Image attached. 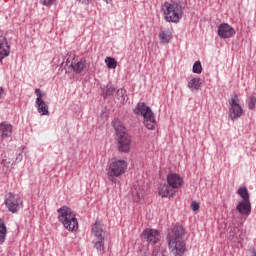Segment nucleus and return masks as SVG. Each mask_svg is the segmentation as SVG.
Here are the masks:
<instances>
[{"label": "nucleus", "instance_id": "f704fd0d", "mask_svg": "<svg viewBox=\"0 0 256 256\" xmlns=\"http://www.w3.org/2000/svg\"><path fill=\"white\" fill-rule=\"evenodd\" d=\"M3 97V87H0V99Z\"/></svg>", "mask_w": 256, "mask_h": 256}, {"label": "nucleus", "instance_id": "aec40b11", "mask_svg": "<svg viewBox=\"0 0 256 256\" xmlns=\"http://www.w3.org/2000/svg\"><path fill=\"white\" fill-rule=\"evenodd\" d=\"M70 66L72 67L74 73H83V69L87 67V62H85V60H80L75 64H71Z\"/></svg>", "mask_w": 256, "mask_h": 256}, {"label": "nucleus", "instance_id": "423d86ee", "mask_svg": "<svg viewBox=\"0 0 256 256\" xmlns=\"http://www.w3.org/2000/svg\"><path fill=\"white\" fill-rule=\"evenodd\" d=\"M127 162L125 160L112 159L107 169V177L111 183H117V177L125 175Z\"/></svg>", "mask_w": 256, "mask_h": 256}, {"label": "nucleus", "instance_id": "b1692460", "mask_svg": "<svg viewBox=\"0 0 256 256\" xmlns=\"http://www.w3.org/2000/svg\"><path fill=\"white\" fill-rule=\"evenodd\" d=\"M94 248L99 253H103V251H105V238H98V241H96L94 244Z\"/></svg>", "mask_w": 256, "mask_h": 256}, {"label": "nucleus", "instance_id": "5701e85b", "mask_svg": "<svg viewBox=\"0 0 256 256\" xmlns=\"http://www.w3.org/2000/svg\"><path fill=\"white\" fill-rule=\"evenodd\" d=\"M116 95H117L118 101H120L122 103V105L126 103L127 91L125 89H123V88L118 89L116 92Z\"/></svg>", "mask_w": 256, "mask_h": 256}, {"label": "nucleus", "instance_id": "f03ea898", "mask_svg": "<svg viewBox=\"0 0 256 256\" xmlns=\"http://www.w3.org/2000/svg\"><path fill=\"white\" fill-rule=\"evenodd\" d=\"M112 125L116 132V141L118 151L120 153H129L131 150V136L127 133V129L121 123V120L114 119Z\"/></svg>", "mask_w": 256, "mask_h": 256}, {"label": "nucleus", "instance_id": "9b49d317", "mask_svg": "<svg viewBox=\"0 0 256 256\" xmlns=\"http://www.w3.org/2000/svg\"><path fill=\"white\" fill-rule=\"evenodd\" d=\"M218 35L221 39H231L235 35V28L227 23H222L218 26Z\"/></svg>", "mask_w": 256, "mask_h": 256}, {"label": "nucleus", "instance_id": "c85d7f7f", "mask_svg": "<svg viewBox=\"0 0 256 256\" xmlns=\"http://www.w3.org/2000/svg\"><path fill=\"white\" fill-rule=\"evenodd\" d=\"M247 105H248V109H250V111H254V109L256 107V97L250 96L247 100Z\"/></svg>", "mask_w": 256, "mask_h": 256}, {"label": "nucleus", "instance_id": "a211bd4d", "mask_svg": "<svg viewBox=\"0 0 256 256\" xmlns=\"http://www.w3.org/2000/svg\"><path fill=\"white\" fill-rule=\"evenodd\" d=\"M92 233L97 239H105L103 237V224H101L99 220H96L95 224L92 226Z\"/></svg>", "mask_w": 256, "mask_h": 256}, {"label": "nucleus", "instance_id": "7ed1b4c3", "mask_svg": "<svg viewBox=\"0 0 256 256\" xmlns=\"http://www.w3.org/2000/svg\"><path fill=\"white\" fill-rule=\"evenodd\" d=\"M185 4L183 2H165L162 5L164 19L167 23H179L183 19Z\"/></svg>", "mask_w": 256, "mask_h": 256}, {"label": "nucleus", "instance_id": "2eb2a0df", "mask_svg": "<svg viewBox=\"0 0 256 256\" xmlns=\"http://www.w3.org/2000/svg\"><path fill=\"white\" fill-rule=\"evenodd\" d=\"M240 215H251V201H240L236 206Z\"/></svg>", "mask_w": 256, "mask_h": 256}, {"label": "nucleus", "instance_id": "20e7f679", "mask_svg": "<svg viewBox=\"0 0 256 256\" xmlns=\"http://www.w3.org/2000/svg\"><path fill=\"white\" fill-rule=\"evenodd\" d=\"M58 221L62 223L67 231H77L79 229V222L77 221V214L68 206H62L57 210Z\"/></svg>", "mask_w": 256, "mask_h": 256}, {"label": "nucleus", "instance_id": "1a4fd4ad", "mask_svg": "<svg viewBox=\"0 0 256 256\" xmlns=\"http://www.w3.org/2000/svg\"><path fill=\"white\" fill-rule=\"evenodd\" d=\"M35 95L37 97L36 107L38 113H40V115H49V105H47V102L43 100V97H45V92H42L41 89L36 88Z\"/></svg>", "mask_w": 256, "mask_h": 256}, {"label": "nucleus", "instance_id": "bb28decb", "mask_svg": "<svg viewBox=\"0 0 256 256\" xmlns=\"http://www.w3.org/2000/svg\"><path fill=\"white\" fill-rule=\"evenodd\" d=\"M167 250L162 246L155 247L152 252V256H165Z\"/></svg>", "mask_w": 256, "mask_h": 256}, {"label": "nucleus", "instance_id": "dca6fc26", "mask_svg": "<svg viewBox=\"0 0 256 256\" xmlns=\"http://www.w3.org/2000/svg\"><path fill=\"white\" fill-rule=\"evenodd\" d=\"M158 195H160L162 198L173 197V195H175V191L173 188H171V186H169V184H162L160 185Z\"/></svg>", "mask_w": 256, "mask_h": 256}, {"label": "nucleus", "instance_id": "39448f33", "mask_svg": "<svg viewBox=\"0 0 256 256\" xmlns=\"http://www.w3.org/2000/svg\"><path fill=\"white\" fill-rule=\"evenodd\" d=\"M134 114L143 117L146 129H149V131L155 130V126L157 125L155 114L153 113V110H151V107L145 105V102H139L136 105Z\"/></svg>", "mask_w": 256, "mask_h": 256}, {"label": "nucleus", "instance_id": "4468645a", "mask_svg": "<svg viewBox=\"0 0 256 256\" xmlns=\"http://www.w3.org/2000/svg\"><path fill=\"white\" fill-rule=\"evenodd\" d=\"M0 135L1 139H8L13 135V126L7 122H2L0 124Z\"/></svg>", "mask_w": 256, "mask_h": 256}, {"label": "nucleus", "instance_id": "9d476101", "mask_svg": "<svg viewBox=\"0 0 256 256\" xmlns=\"http://www.w3.org/2000/svg\"><path fill=\"white\" fill-rule=\"evenodd\" d=\"M142 239H145L150 245H157L161 241V233L157 229L146 228L142 232Z\"/></svg>", "mask_w": 256, "mask_h": 256}, {"label": "nucleus", "instance_id": "72a5a7b5", "mask_svg": "<svg viewBox=\"0 0 256 256\" xmlns=\"http://www.w3.org/2000/svg\"><path fill=\"white\" fill-rule=\"evenodd\" d=\"M23 161V154L19 153L16 156V163H21Z\"/></svg>", "mask_w": 256, "mask_h": 256}, {"label": "nucleus", "instance_id": "7c9ffc66", "mask_svg": "<svg viewBox=\"0 0 256 256\" xmlns=\"http://www.w3.org/2000/svg\"><path fill=\"white\" fill-rule=\"evenodd\" d=\"M191 209H192V211H199V203L193 201V202L191 203Z\"/></svg>", "mask_w": 256, "mask_h": 256}, {"label": "nucleus", "instance_id": "ddd939ff", "mask_svg": "<svg viewBox=\"0 0 256 256\" xmlns=\"http://www.w3.org/2000/svg\"><path fill=\"white\" fill-rule=\"evenodd\" d=\"M9 53H11V46H9L7 38L0 36V61H3L5 57H9Z\"/></svg>", "mask_w": 256, "mask_h": 256}, {"label": "nucleus", "instance_id": "c756f323", "mask_svg": "<svg viewBox=\"0 0 256 256\" xmlns=\"http://www.w3.org/2000/svg\"><path fill=\"white\" fill-rule=\"evenodd\" d=\"M133 197L134 201H136V203H139V201H141V198L143 197V194H141V192L139 191H135L133 192Z\"/></svg>", "mask_w": 256, "mask_h": 256}, {"label": "nucleus", "instance_id": "4be33fe9", "mask_svg": "<svg viewBox=\"0 0 256 256\" xmlns=\"http://www.w3.org/2000/svg\"><path fill=\"white\" fill-rule=\"evenodd\" d=\"M111 95H115V88L107 84L102 90V97L107 99V97H111Z\"/></svg>", "mask_w": 256, "mask_h": 256}, {"label": "nucleus", "instance_id": "473e14b6", "mask_svg": "<svg viewBox=\"0 0 256 256\" xmlns=\"http://www.w3.org/2000/svg\"><path fill=\"white\" fill-rule=\"evenodd\" d=\"M77 3H81L82 5H89L91 0H76Z\"/></svg>", "mask_w": 256, "mask_h": 256}, {"label": "nucleus", "instance_id": "f257e3e1", "mask_svg": "<svg viewBox=\"0 0 256 256\" xmlns=\"http://www.w3.org/2000/svg\"><path fill=\"white\" fill-rule=\"evenodd\" d=\"M183 237H185V228L182 225L173 226L168 233V246L174 256L185 255L186 243Z\"/></svg>", "mask_w": 256, "mask_h": 256}, {"label": "nucleus", "instance_id": "2f4dec72", "mask_svg": "<svg viewBox=\"0 0 256 256\" xmlns=\"http://www.w3.org/2000/svg\"><path fill=\"white\" fill-rule=\"evenodd\" d=\"M43 5H45V7H51V5H53V0H44Z\"/></svg>", "mask_w": 256, "mask_h": 256}, {"label": "nucleus", "instance_id": "6e6552de", "mask_svg": "<svg viewBox=\"0 0 256 256\" xmlns=\"http://www.w3.org/2000/svg\"><path fill=\"white\" fill-rule=\"evenodd\" d=\"M241 101L237 94H232L229 100V119L235 121L243 116V107H241Z\"/></svg>", "mask_w": 256, "mask_h": 256}, {"label": "nucleus", "instance_id": "393cba45", "mask_svg": "<svg viewBox=\"0 0 256 256\" xmlns=\"http://www.w3.org/2000/svg\"><path fill=\"white\" fill-rule=\"evenodd\" d=\"M238 195L243 199L242 201H250L249 200V190H247V187H241L238 189Z\"/></svg>", "mask_w": 256, "mask_h": 256}, {"label": "nucleus", "instance_id": "f3484780", "mask_svg": "<svg viewBox=\"0 0 256 256\" xmlns=\"http://www.w3.org/2000/svg\"><path fill=\"white\" fill-rule=\"evenodd\" d=\"M202 86H203V82H201V78H199V77L192 78L188 82V89L190 91H199Z\"/></svg>", "mask_w": 256, "mask_h": 256}, {"label": "nucleus", "instance_id": "a878e982", "mask_svg": "<svg viewBox=\"0 0 256 256\" xmlns=\"http://www.w3.org/2000/svg\"><path fill=\"white\" fill-rule=\"evenodd\" d=\"M105 63L108 69H116L117 68V60L115 58L107 57L105 59Z\"/></svg>", "mask_w": 256, "mask_h": 256}, {"label": "nucleus", "instance_id": "0eeeda50", "mask_svg": "<svg viewBox=\"0 0 256 256\" xmlns=\"http://www.w3.org/2000/svg\"><path fill=\"white\" fill-rule=\"evenodd\" d=\"M4 205L10 213H17L23 205V199L19 194H13L9 192L5 195Z\"/></svg>", "mask_w": 256, "mask_h": 256}, {"label": "nucleus", "instance_id": "6ab92c4d", "mask_svg": "<svg viewBox=\"0 0 256 256\" xmlns=\"http://www.w3.org/2000/svg\"><path fill=\"white\" fill-rule=\"evenodd\" d=\"M159 39L161 43L167 44L172 39V33L170 30H160Z\"/></svg>", "mask_w": 256, "mask_h": 256}, {"label": "nucleus", "instance_id": "412c9836", "mask_svg": "<svg viewBox=\"0 0 256 256\" xmlns=\"http://www.w3.org/2000/svg\"><path fill=\"white\" fill-rule=\"evenodd\" d=\"M7 237V226L5 225V220L0 218V243H5Z\"/></svg>", "mask_w": 256, "mask_h": 256}, {"label": "nucleus", "instance_id": "f8f14e48", "mask_svg": "<svg viewBox=\"0 0 256 256\" xmlns=\"http://www.w3.org/2000/svg\"><path fill=\"white\" fill-rule=\"evenodd\" d=\"M167 183L171 189H179L183 186V178L177 173H170L167 175Z\"/></svg>", "mask_w": 256, "mask_h": 256}, {"label": "nucleus", "instance_id": "cd10ccee", "mask_svg": "<svg viewBox=\"0 0 256 256\" xmlns=\"http://www.w3.org/2000/svg\"><path fill=\"white\" fill-rule=\"evenodd\" d=\"M193 73H196L197 75L201 74L203 71V66L201 65V61H196L193 64V68H192Z\"/></svg>", "mask_w": 256, "mask_h": 256}, {"label": "nucleus", "instance_id": "c9c22d12", "mask_svg": "<svg viewBox=\"0 0 256 256\" xmlns=\"http://www.w3.org/2000/svg\"><path fill=\"white\" fill-rule=\"evenodd\" d=\"M252 256H256V252L255 251L252 252Z\"/></svg>", "mask_w": 256, "mask_h": 256}]
</instances>
